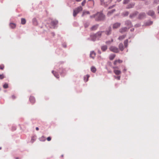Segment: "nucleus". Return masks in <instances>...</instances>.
<instances>
[{
    "label": "nucleus",
    "mask_w": 159,
    "mask_h": 159,
    "mask_svg": "<svg viewBox=\"0 0 159 159\" xmlns=\"http://www.w3.org/2000/svg\"><path fill=\"white\" fill-rule=\"evenodd\" d=\"M105 19V16L102 12H98L96 14V20L102 21Z\"/></svg>",
    "instance_id": "obj_1"
},
{
    "label": "nucleus",
    "mask_w": 159,
    "mask_h": 159,
    "mask_svg": "<svg viewBox=\"0 0 159 159\" xmlns=\"http://www.w3.org/2000/svg\"><path fill=\"white\" fill-rule=\"evenodd\" d=\"M83 8L81 7H78L73 10V16L75 17L77 14L80 11L82 10Z\"/></svg>",
    "instance_id": "obj_2"
},
{
    "label": "nucleus",
    "mask_w": 159,
    "mask_h": 159,
    "mask_svg": "<svg viewBox=\"0 0 159 159\" xmlns=\"http://www.w3.org/2000/svg\"><path fill=\"white\" fill-rule=\"evenodd\" d=\"M109 49L111 51L117 53L119 52L118 48L114 46H111L109 48Z\"/></svg>",
    "instance_id": "obj_3"
},
{
    "label": "nucleus",
    "mask_w": 159,
    "mask_h": 159,
    "mask_svg": "<svg viewBox=\"0 0 159 159\" xmlns=\"http://www.w3.org/2000/svg\"><path fill=\"white\" fill-rule=\"evenodd\" d=\"M120 23H116L113 24L112 28L113 29H116L120 27Z\"/></svg>",
    "instance_id": "obj_4"
},
{
    "label": "nucleus",
    "mask_w": 159,
    "mask_h": 159,
    "mask_svg": "<svg viewBox=\"0 0 159 159\" xmlns=\"http://www.w3.org/2000/svg\"><path fill=\"white\" fill-rule=\"evenodd\" d=\"M129 29V28L127 29L126 27L122 28L119 31L120 33H123L127 31Z\"/></svg>",
    "instance_id": "obj_5"
},
{
    "label": "nucleus",
    "mask_w": 159,
    "mask_h": 159,
    "mask_svg": "<svg viewBox=\"0 0 159 159\" xmlns=\"http://www.w3.org/2000/svg\"><path fill=\"white\" fill-rule=\"evenodd\" d=\"M147 14L153 17H155L154 16V12L152 10L149 11L148 12Z\"/></svg>",
    "instance_id": "obj_6"
},
{
    "label": "nucleus",
    "mask_w": 159,
    "mask_h": 159,
    "mask_svg": "<svg viewBox=\"0 0 159 159\" xmlns=\"http://www.w3.org/2000/svg\"><path fill=\"white\" fill-rule=\"evenodd\" d=\"M146 15L144 13H142L139 14L138 18L139 19H142Z\"/></svg>",
    "instance_id": "obj_7"
},
{
    "label": "nucleus",
    "mask_w": 159,
    "mask_h": 159,
    "mask_svg": "<svg viewBox=\"0 0 159 159\" xmlns=\"http://www.w3.org/2000/svg\"><path fill=\"white\" fill-rule=\"evenodd\" d=\"M113 72L114 73L117 75H119L121 73V71L115 69L114 70Z\"/></svg>",
    "instance_id": "obj_8"
},
{
    "label": "nucleus",
    "mask_w": 159,
    "mask_h": 159,
    "mask_svg": "<svg viewBox=\"0 0 159 159\" xmlns=\"http://www.w3.org/2000/svg\"><path fill=\"white\" fill-rule=\"evenodd\" d=\"M123 61L122 60L118 59L117 60H115L114 62V65H116L118 63H121Z\"/></svg>",
    "instance_id": "obj_9"
},
{
    "label": "nucleus",
    "mask_w": 159,
    "mask_h": 159,
    "mask_svg": "<svg viewBox=\"0 0 159 159\" xmlns=\"http://www.w3.org/2000/svg\"><path fill=\"white\" fill-rule=\"evenodd\" d=\"M102 33V31L98 32L95 34L94 35V36L96 38L100 37Z\"/></svg>",
    "instance_id": "obj_10"
},
{
    "label": "nucleus",
    "mask_w": 159,
    "mask_h": 159,
    "mask_svg": "<svg viewBox=\"0 0 159 159\" xmlns=\"http://www.w3.org/2000/svg\"><path fill=\"white\" fill-rule=\"evenodd\" d=\"M30 102L32 103H34L35 102V100L34 98L31 96L30 98Z\"/></svg>",
    "instance_id": "obj_11"
},
{
    "label": "nucleus",
    "mask_w": 159,
    "mask_h": 159,
    "mask_svg": "<svg viewBox=\"0 0 159 159\" xmlns=\"http://www.w3.org/2000/svg\"><path fill=\"white\" fill-rule=\"evenodd\" d=\"M96 55L95 53L93 51L90 52V57L92 58L93 59L94 58Z\"/></svg>",
    "instance_id": "obj_12"
},
{
    "label": "nucleus",
    "mask_w": 159,
    "mask_h": 159,
    "mask_svg": "<svg viewBox=\"0 0 159 159\" xmlns=\"http://www.w3.org/2000/svg\"><path fill=\"white\" fill-rule=\"evenodd\" d=\"M52 73L53 74L54 76L57 78H58L59 77L58 73L54 71H52Z\"/></svg>",
    "instance_id": "obj_13"
},
{
    "label": "nucleus",
    "mask_w": 159,
    "mask_h": 159,
    "mask_svg": "<svg viewBox=\"0 0 159 159\" xmlns=\"http://www.w3.org/2000/svg\"><path fill=\"white\" fill-rule=\"evenodd\" d=\"M119 48L121 51L123 50L124 48L123 44L122 43H120L119 45Z\"/></svg>",
    "instance_id": "obj_14"
},
{
    "label": "nucleus",
    "mask_w": 159,
    "mask_h": 159,
    "mask_svg": "<svg viewBox=\"0 0 159 159\" xmlns=\"http://www.w3.org/2000/svg\"><path fill=\"white\" fill-rule=\"evenodd\" d=\"M115 57H116V55L115 54H111L110 55V56L109 57V58L110 60H112Z\"/></svg>",
    "instance_id": "obj_15"
},
{
    "label": "nucleus",
    "mask_w": 159,
    "mask_h": 159,
    "mask_svg": "<svg viewBox=\"0 0 159 159\" xmlns=\"http://www.w3.org/2000/svg\"><path fill=\"white\" fill-rule=\"evenodd\" d=\"M125 24L129 27V28L131 26V24L130 21H127L125 22Z\"/></svg>",
    "instance_id": "obj_16"
},
{
    "label": "nucleus",
    "mask_w": 159,
    "mask_h": 159,
    "mask_svg": "<svg viewBox=\"0 0 159 159\" xmlns=\"http://www.w3.org/2000/svg\"><path fill=\"white\" fill-rule=\"evenodd\" d=\"M137 12H134V13L131 14L129 15V17L130 18H133L137 15Z\"/></svg>",
    "instance_id": "obj_17"
},
{
    "label": "nucleus",
    "mask_w": 159,
    "mask_h": 159,
    "mask_svg": "<svg viewBox=\"0 0 159 159\" xmlns=\"http://www.w3.org/2000/svg\"><path fill=\"white\" fill-rule=\"evenodd\" d=\"M101 48L103 51H105L107 49V47L106 45L103 46L101 47Z\"/></svg>",
    "instance_id": "obj_18"
},
{
    "label": "nucleus",
    "mask_w": 159,
    "mask_h": 159,
    "mask_svg": "<svg viewBox=\"0 0 159 159\" xmlns=\"http://www.w3.org/2000/svg\"><path fill=\"white\" fill-rule=\"evenodd\" d=\"M10 26L11 28L12 29H14L16 27V25L15 24L13 23H11L10 24Z\"/></svg>",
    "instance_id": "obj_19"
},
{
    "label": "nucleus",
    "mask_w": 159,
    "mask_h": 159,
    "mask_svg": "<svg viewBox=\"0 0 159 159\" xmlns=\"http://www.w3.org/2000/svg\"><path fill=\"white\" fill-rule=\"evenodd\" d=\"M39 140L41 141H45L46 140V138L44 136H42L39 139Z\"/></svg>",
    "instance_id": "obj_20"
},
{
    "label": "nucleus",
    "mask_w": 159,
    "mask_h": 159,
    "mask_svg": "<svg viewBox=\"0 0 159 159\" xmlns=\"http://www.w3.org/2000/svg\"><path fill=\"white\" fill-rule=\"evenodd\" d=\"M91 71L93 73H95L96 71V69L94 66H92L91 68Z\"/></svg>",
    "instance_id": "obj_21"
},
{
    "label": "nucleus",
    "mask_w": 159,
    "mask_h": 159,
    "mask_svg": "<svg viewBox=\"0 0 159 159\" xmlns=\"http://www.w3.org/2000/svg\"><path fill=\"white\" fill-rule=\"evenodd\" d=\"M21 24L22 25H24L25 24L26 21V20L24 18H21Z\"/></svg>",
    "instance_id": "obj_22"
},
{
    "label": "nucleus",
    "mask_w": 159,
    "mask_h": 159,
    "mask_svg": "<svg viewBox=\"0 0 159 159\" xmlns=\"http://www.w3.org/2000/svg\"><path fill=\"white\" fill-rule=\"evenodd\" d=\"M98 25H95L93 26L91 28V30H96L98 28Z\"/></svg>",
    "instance_id": "obj_23"
},
{
    "label": "nucleus",
    "mask_w": 159,
    "mask_h": 159,
    "mask_svg": "<svg viewBox=\"0 0 159 159\" xmlns=\"http://www.w3.org/2000/svg\"><path fill=\"white\" fill-rule=\"evenodd\" d=\"M126 37V35H123L120 36L118 38V39L119 40H122L124 39Z\"/></svg>",
    "instance_id": "obj_24"
},
{
    "label": "nucleus",
    "mask_w": 159,
    "mask_h": 159,
    "mask_svg": "<svg viewBox=\"0 0 159 159\" xmlns=\"http://www.w3.org/2000/svg\"><path fill=\"white\" fill-rule=\"evenodd\" d=\"M58 23V21L57 20H53L52 21L51 24L52 25H56Z\"/></svg>",
    "instance_id": "obj_25"
},
{
    "label": "nucleus",
    "mask_w": 159,
    "mask_h": 159,
    "mask_svg": "<svg viewBox=\"0 0 159 159\" xmlns=\"http://www.w3.org/2000/svg\"><path fill=\"white\" fill-rule=\"evenodd\" d=\"M128 43V39H126L124 41V46H125V47L126 48L127 47Z\"/></svg>",
    "instance_id": "obj_26"
},
{
    "label": "nucleus",
    "mask_w": 159,
    "mask_h": 159,
    "mask_svg": "<svg viewBox=\"0 0 159 159\" xmlns=\"http://www.w3.org/2000/svg\"><path fill=\"white\" fill-rule=\"evenodd\" d=\"M89 77V75H87L84 77V80L85 82L88 81Z\"/></svg>",
    "instance_id": "obj_27"
},
{
    "label": "nucleus",
    "mask_w": 159,
    "mask_h": 159,
    "mask_svg": "<svg viewBox=\"0 0 159 159\" xmlns=\"http://www.w3.org/2000/svg\"><path fill=\"white\" fill-rule=\"evenodd\" d=\"M36 139V136H33L32 137L31 142L32 143H33L35 140Z\"/></svg>",
    "instance_id": "obj_28"
},
{
    "label": "nucleus",
    "mask_w": 159,
    "mask_h": 159,
    "mask_svg": "<svg viewBox=\"0 0 159 159\" xmlns=\"http://www.w3.org/2000/svg\"><path fill=\"white\" fill-rule=\"evenodd\" d=\"M115 11V9H112L111 11H109L107 13V15L109 16L111 13H113Z\"/></svg>",
    "instance_id": "obj_29"
},
{
    "label": "nucleus",
    "mask_w": 159,
    "mask_h": 159,
    "mask_svg": "<svg viewBox=\"0 0 159 159\" xmlns=\"http://www.w3.org/2000/svg\"><path fill=\"white\" fill-rule=\"evenodd\" d=\"M90 14V13L89 11H84L82 14V16H83L84 15H86V14Z\"/></svg>",
    "instance_id": "obj_30"
},
{
    "label": "nucleus",
    "mask_w": 159,
    "mask_h": 159,
    "mask_svg": "<svg viewBox=\"0 0 159 159\" xmlns=\"http://www.w3.org/2000/svg\"><path fill=\"white\" fill-rule=\"evenodd\" d=\"M33 22L34 25H37V22L36 19L34 18L33 20Z\"/></svg>",
    "instance_id": "obj_31"
},
{
    "label": "nucleus",
    "mask_w": 159,
    "mask_h": 159,
    "mask_svg": "<svg viewBox=\"0 0 159 159\" xmlns=\"http://www.w3.org/2000/svg\"><path fill=\"white\" fill-rule=\"evenodd\" d=\"M111 28H110L109 29V30L106 31V34L107 35H109L111 33Z\"/></svg>",
    "instance_id": "obj_32"
},
{
    "label": "nucleus",
    "mask_w": 159,
    "mask_h": 159,
    "mask_svg": "<svg viewBox=\"0 0 159 159\" xmlns=\"http://www.w3.org/2000/svg\"><path fill=\"white\" fill-rule=\"evenodd\" d=\"M134 4L132 3L131 4H130L128 5V7H127V8H132V7H134Z\"/></svg>",
    "instance_id": "obj_33"
},
{
    "label": "nucleus",
    "mask_w": 159,
    "mask_h": 159,
    "mask_svg": "<svg viewBox=\"0 0 159 159\" xmlns=\"http://www.w3.org/2000/svg\"><path fill=\"white\" fill-rule=\"evenodd\" d=\"M3 87L5 89L7 88H8V84L6 83L5 84L3 85Z\"/></svg>",
    "instance_id": "obj_34"
},
{
    "label": "nucleus",
    "mask_w": 159,
    "mask_h": 159,
    "mask_svg": "<svg viewBox=\"0 0 159 159\" xmlns=\"http://www.w3.org/2000/svg\"><path fill=\"white\" fill-rule=\"evenodd\" d=\"M101 2H102V4H105V2H107V1L106 0H100Z\"/></svg>",
    "instance_id": "obj_35"
},
{
    "label": "nucleus",
    "mask_w": 159,
    "mask_h": 159,
    "mask_svg": "<svg viewBox=\"0 0 159 159\" xmlns=\"http://www.w3.org/2000/svg\"><path fill=\"white\" fill-rule=\"evenodd\" d=\"M130 1V0H124L123 2V3L126 4L128 3Z\"/></svg>",
    "instance_id": "obj_36"
},
{
    "label": "nucleus",
    "mask_w": 159,
    "mask_h": 159,
    "mask_svg": "<svg viewBox=\"0 0 159 159\" xmlns=\"http://www.w3.org/2000/svg\"><path fill=\"white\" fill-rule=\"evenodd\" d=\"M152 23H153V22L152 21H149V22H148L146 23V25H152Z\"/></svg>",
    "instance_id": "obj_37"
},
{
    "label": "nucleus",
    "mask_w": 159,
    "mask_h": 159,
    "mask_svg": "<svg viewBox=\"0 0 159 159\" xmlns=\"http://www.w3.org/2000/svg\"><path fill=\"white\" fill-rule=\"evenodd\" d=\"M113 42V39H111V41H107L106 42V43L107 44H110L111 42Z\"/></svg>",
    "instance_id": "obj_38"
},
{
    "label": "nucleus",
    "mask_w": 159,
    "mask_h": 159,
    "mask_svg": "<svg viewBox=\"0 0 159 159\" xmlns=\"http://www.w3.org/2000/svg\"><path fill=\"white\" fill-rule=\"evenodd\" d=\"M5 77L3 74L0 75V79L2 80Z\"/></svg>",
    "instance_id": "obj_39"
},
{
    "label": "nucleus",
    "mask_w": 159,
    "mask_h": 159,
    "mask_svg": "<svg viewBox=\"0 0 159 159\" xmlns=\"http://www.w3.org/2000/svg\"><path fill=\"white\" fill-rule=\"evenodd\" d=\"M4 67V65H0V69L1 70H3Z\"/></svg>",
    "instance_id": "obj_40"
},
{
    "label": "nucleus",
    "mask_w": 159,
    "mask_h": 159,
    "mask_svg": "<svg viewBox=\"0 0 159 159\" xmlns=\"http://www.w3.org/2000/svg\"><path fill=\"white\" fill-rule=\"evenodd\" d=\"M90 17L91 18H95V19L96 20V14L92 16H90Z\"/></svg>",
    "instance_id": "obj_41"
},
{
    "label": "nucleus",
    "mask_w": 159,
    "mask_h": 159,
    "mask_svg": "<svg viewBox=\"0 0 159 159\" xmlns=\"http://www.w3.org/2000/svg\"><path fill=\"white\" fill-rule=\"evenodd\" d=\"M89 24L88 23H85L84 25L85 28H86L89 25Z\"/></svg>",
    "instance_id": "obj_42"
},
{
    "label": "nucleus",
    "mask_w": 159,
    "mask_h": 159,
    "mask_svg": "<svg viewBox=\"0 0 159 159\" xmlns=\"http://www.w3.org/2000/svg\"><path fill=\"white\" fill-rule=\"evenodd\" d=\"M47 139L48 141H49L51 140V138L50 137H48L47 138Z\"/></svg>",
    "instance_id": "obj_43"
},
{
    "label": "nucleus",
    "mask_w": 159,
    "mask_h": 159,
    "mask_svg": "<svg viewBox=\"0 0 159 159\" xmlns=\"http://www.w3.org/2000/svg\"><path fill=\"white\" fill-rule=\"evenodd\" d=\"M129 14V12L127 11H126L124 13V15L125 16H127Z\"/></svg>",
    "instance_id": "obj_44"
},
{
    "label": "nucleus",
    "mask_w": 159,
    "mask_h": 159,
    "mask_svg": "<svg viewBox=\"0 0 159 159\" xmlns=\"http://www.w3.org/2000/svg\"><path fill=\"white\" fill-rule=\"evenodd\" d=\"M89 1L90 2L93 4V5H94V2L93 0H89Z\"/></svg>",
    "instance_id": "obj_45"
},
{
    "label": "nucleus",
    "mask_w": 159,
    "mask_h": 159,
    "mask_svg": "<svg viewBox=\"0 0 159 159\" xmlns=\"http://www.w3.org/2000/svg\"><path fill=\"white\" fill-rule=\"evenodd\" d=\"M86 3V2L85 1H83L82 3H81V5H82V6H83Z\"/></svg>",
    "instance_id": "obj_46"
},
{
    "label": "nucleus",
    "mask_w": 159,
    "mask_h": 159,
    "mask_svg": "<svg viewBox=\"0 0 159 159\" xmlns=\"http://www.w3.org/2000/svg\"><path fill=\"white\" fill-rule=\"evenodd\" d=\"M11 98L12 99H14L15 98H16V97L15 95H12Z\"/></svg>",
    "instance_id": "obj_47"
},
{
    "label": "nucleus",
    "mask_w": 159,
    "mask_h": 159,
    "mask_svg": "<svg viewBox=\"0 0 159 159\" xmlns=\"http://www.w3.org/2000/svg\"><path fill=\"white\" fill-rule=\"evenodd\" d=\"M120 76H118L117 77L115 76V78L118 80H120Z\"/></svg>",
    "instance_id": "obj_48"
},
{
    "label": "nucleus",
    "mask_w": 159,
    "mask_h": 159,
    "mask_svg": "<svg viewBox=\"0 0 159 159\" xmlns=\"http://www.w3.org/2000/svg\"><path fill=\"white\" fill-rule=\"evenodd\" d=\"M112 68L113 69H114V70L118 68V67L117 66H114V67H113Z\"/></svg>",
    "instance_id": "obj_49"
},
{
    "label": "nucleus",
    "mask_w": 159,
    "mask_h": 159,
    "mask_svg": "<svg viewBox=\"0 0 159 159\" xmlns=\"http://www.w3.org/2000/svg\"><path fill=\"white\" fill-rule=\"evenodd\" d=\"M36 130H39V128L38 127H37L36 128Z\"/></svg>",
    "instance_id": "obj_50"
},
{
    "label": "nucleus",
    "mask_w": 159,
    "mask_h": 159,
    "mask_svg": "<svg viewBox=\"0 0 159 159\" xmlns=\"http://www.w3.org/2000/svg\"><path fill=\"white\" fill-rule=\"evenodd\" d=\"M158 2V1L157 0H155V1H154V3H157V2Z\"/></svg>",
    "instance_id": "obj_51"
},
{
    "label": "nucleus",
    "mask_w": 159,
    "mask_h": 159,
    "mask_svg": "<svg viewBox=\"0 0 159 159\" xmlns=\"http://www.w3.org/2000/svg\"><path fill=\"white\" fill-rule=\"evenodd\" d=\"M123 71L124 72H125L126 71V69H124V70H123Z\"/></svg>",
    "instance_id": "obj_52"
},
{
    "label": "nucleus",
    "mask_w": 159,
    "mask_h": 159,
    "mask_svg": "<svg viewBox=\"0 0 159 159\" xmlns=\"http://www.w3.org/2000/svg\"><path fill=\"white\" fill-rule=\"evenodd\" d=\"M77 2H80L82 0H75Z\"/></svg>",
    "instance_id": "obj_53"
},
{
    "label": "nucleus",
    "mask_w": 159,
    "mask_h": 159,
    "mask_svg": "<svg viewBox=\"0 0 159 159\" xmlns=\"http://www.w3.org/2000/svg\"><path fill=\"white\" fill-rule=\"evenodd\" d=\"M111 2V0H110L109 1H108V3H110Z\"/></svg>",
    "instance_id": "obj_54"
},
{
    "label": "nucleus",
    "mask_w": 159,
    "mask_h": 159,
    "mask_svg": "<svg viewBox=\"0 0 159 159\" xmlns=\"http://www.w3.org/2000/svg\"><path fill=\"white\" fill-rule=\"evenodd\" d=\"M158 13H159V6L158 7Z\"/></svg>",
    "instance_id": "obj_55"
},
{
    "label": "nucleus",
    "mask_w": 159,
    "mask_h": 159,
    "mask_svg": "<svg viewBox=\"0 0 159 159\" xmlns=\"http://www.w3.org/2000/svg\"><path fill=\"white\" fill-rule=\"evenodd\" d=\"M16 159H19L18 158V157H17L16 158Z\"/></svg>",
    "instance_id": "obj_56"
},
{
    "label": "nucleus",
    "mask_w": 159,
    "mask_h": 159,
    "mask_svg": "<svg viewBox=\"0 0 159 159\" xmlns=\"http://www.w3.org/2000/svg\"><path fill=\"white\" fill-rule=\"evenodd\" d=\"M86 0H84V1H85L86 2Z\"/></svg>",
    "instance_id": "obj_57"
},
{
    "label": "nucleus",
    "mask_w": 159,
    "mask_h": 159,
    "mask_svg": "<svg viewBox=\"0 0 159 159\" xmlns=\"http://www.w3.org/2000/svg\"><path fill=\"white\" fill-rule=\"evenodd\" d=\"M121 0H120L119 1H119H120Z\"/></svg>",
    "instance_id": "obj_58"
}]
</instances>
